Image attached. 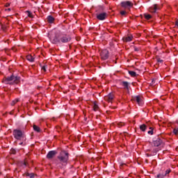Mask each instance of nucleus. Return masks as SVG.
I'll return each mask as SVG.
<instances>
[{"label":"nucleus","instance_id":"f257e3e1","mask_svg":"<svg viewBox=\"0 0 178 178\" xmlns=\"http://www.w3.org/2000/svg\"><path fill=\"white\" fill-rule=\"evenodd\" d=\"M70 41H72V37L67 34L56 35L52 39L53 44H58V42L67 44V42H70Z\"/></svg>","mask_w":178,"mask_h":178},{"label":"nucleus","instance_id":"f03ea898","mask_svg":"<svg viewBox=\"0 0 178 178\" xmlns=\"http://www.w3.org/2000/svg\"><path fill=\"white\" fill-rule=\"evenodd\" d=\"M4 84H9L10 86H15V84H19L20 83V76H15L12 74L10 76H6L3 79Z\"/></svg>","mask_w":178,"mask_h":178},{"label":"nucleus","instance_id":"7ed1b4c3","mask_svg":"<svg viewBox=\"0 0 178 178\" xmlns=\"http://www.w3.org/2000/svg\"><path fill=\"white\" fill-rule=\"evenodd\" d=\"M13 134L15 140H22V141H26V135L20 129H14Z\"/></svg>","mask_w":178,"mask_h":178},{"label":"nucleus","instance_id":"20e7f679","mask_svg":"<svg viewBox=\"0 0 178 178\" xmlns=\"http://www.w3.org/2000/svg\"><path fill=\"white\" fill-rule=\"evenodd\" d=\"M57 158L61 163H67V161H69V153L66 151H62Z\"/></svg>","mask_w":178,"mask_h":178},{"label":"nucleus","instance_id":"39448f33","mask_svg":"<svg viewBox=\"0 0 178 178\" xmlns=\"http://www.w3.org/2000/svg\"><path fill=\"white\" fill-rule=\"evenodd\" d=\"M131 100L134 101L135 102H137L139 106H143V105H144V102L143 101V97L140 95L133 96Z\"/></svg>","mask_w":178,"mask_h":178},{"label":"nucleus","instance_id":"423d86ee","mask_svg":"<svg viewBox=\"0 0 178 178\" xmlns=\"http://www.w3.org/2000/svg\"><path fill=\"white\" fill-rule=\"evenodd\" d=\"M100 56L102 60H106L109 58V51L106 49L102 50L100 51Z\"/></svg>","mask_w":178,"mask_h":178},{"label":"nucleus","instance_id":"0eeeda50","mask_svg":"<svg viewBox=\"0 0 178 178\" xmlns=\"http://www.w3.org/2000/svg\"><path fill=\"white\" fill-rule=\"evenodd\" d=\"M171 172L172 170L170 169H168L165 172L158 174L156 178H168L169 177V173Z\"/></svg>","mask_w":178,"mask_h":178},{"label":"nucleus","instance_id":"6e6552de","mask_svg":"<svg viewBox=\"0 0 178 178\" xmlns=\"http://www.w3.org/2000/svg\"><path fill=\"white\" fill-rule=\"evenodd\" d=\"M133 3L129 1L121 2L122 8H124L125 9H130L131 8H133Z\"/></svg>","mask_w":178,"mask_h":178},{"label":"nucleus","instance_id":"1a4fd4ad","mask_svg":"<svg viewBox=\"0 0 178 178\" xmlns=\"http://www.w3.org/2000/svg\"><path fill=\"white\" fill-rule=\"evenodd\" d=\"M163 144V141L162 140V139L159 138V136H157L153 140L154 147H160V145Z\"/></svg>","mask_w":178,"mask_h":178},{"label":"nucleus","instance_id":"9d476101","mask_svg":"<svg viewBox=\"0 0 178 178\" xmlns=\"http://www.w3.org/2000/svg\"><path fill=\"white\" fill-rule=\"evenodd\" d=\"M96 17L98 20H105L106 17H108V13H97Z\"/></svg>","mask_w":178,"mask_h":178},{"label":"nucleus","instance_id":"9b49d317","mask_svg":"<svg viewBox=\"0 0 178 178\" xmlns=\"http://www.w3.org/2000/svg\"><path fill=\"white\" fill-rule=\"evenodd\" d=\"M56 154H58V152L56 150L49 151L47 154V159H52V158H54Z\"/></svg>","mask_w":178,"mask_h":178},{"label":"nucleus","instance_id":"f8f14e48","mask_svg":"<svg viewBox=\"0 0 178 178\" xmlns=\"http://www.w3.org/2000/svg\"><path fill=\"white\" fill-rule=\"evenodd\" d=\"M159 9H161V8H159V6H158V5L154 4L152 7L149 8V12H151L152 13H156V10H159Z\"/></svg>","mask_w":178,"mask_h":178},{"label":"nucleus","instance_id":"ddd939ff","mask_svg":"<svg viewBox=\"0 0 178 178\" xmlns=\"http://www.w3.org/2000/svg\"><path fill=\"white\" fill-rule=\"evenodd\" d=\"M113 98H115V96L113 95V94L110 93L104 97V99L105 101H107V102H112Z\"/></svg>","mask_w":178,"mask_h":178},{"label":"nucleus","instance_id":"4468645a","mask_svg":"<svg viewBox=\"0 0 178 178\" xmlns=\"http://www.w3.org/2000/svg\"><path fill=\"white\" fill-rule=\"evenodd\" d=\"M124 42H130L133 40V35L125 36L122 38Z\"/></svg>","mask_w":178,"mask_h":178},{"label":"nucleus","instance_id":"2eb2a0df","mask_svg":"<svg viewBox=\"0 0 178 178\" xmlns=\"http://www.w3.org/2000/svg\"><path fill=\"white\" fill-rule=\"evenodd\" d=\"M48 23H54L55 22V18H54L51 15H49L47 17Z\"/></svg>","mask_w":178,"mask_h":178},{"label":"nucleus","instance_id":"dca6fc26","mask_svg":"<svg viewBox=\"0 0 178 178\" xmlns=\"http://www.w3.org/2000/svg\"><path fill=\"white\" fill-rule=\"evenodd\" d=\"M122 86H123L124 90H129V82L122 81Z\"/></svg>","mask_w":178,"mask_h":178},{"label":"nucleus","instance_id":"f3484780","mask_svg":"<svg viewBox=\"0 0 178 178\" xmlns=\"http://www.w3.org/2000/svg\"><path fill=\"white\" fill-rule=\"evenodd\" d=\"M26 59L27 60H29V62H34V57H33V56L31 55H28L26 56Z\"/></svg>","mask_w":178,"mask_h":178},{"label":"nucleus","instance_id":"a211bd4d","mask_svg":"<svg viewBox=\"0 0 178 178\" xmlns=\"http://www.w3.org/2000/svg\"><path fill=\"white\" fill-rule=\"evenodd\" d=\"M98 109H99V107L98 106V104H97V103L95 102L93 103V111H95V112H97Z\"/></svg>","mask_w":178,"mask_h":178},{"label":"nucleus","instance_id":"6ab92c4d","mask_svg":"<svg viewBox=\"0 0 178 178\" xmlns=\"http://www.w3.org/2000/svg\"><path fill=\"white\" fill-rule=\"evenodd\" d=\"M140 129L142 131H145V130H147V125H145V124H143L142 125H140Z\"/></svg>","mask_w":178,"mask_h":178},{"label":"nucleus","instance_id":"aec40b11","mask_svg":"<svg viewBox=\"0 0 178 178\" xmlns=\"http://www.w3.org/2000/svg\"><path fill=\"white\" fill-rule=\"evenodd\" d=\"M128 73L131 77H136V76H137V73L134 71H129Z\"/></svg>","mask_w":178,"mask_h":178},{"label":"nucleus","instance_id":"412c9836","mask_svg":"<svg viewBox=\"0 0 178 178\" xmlns=\"http://www.w3.org/2000/svg\"><path fill=\"white\" fill-rule=\"evenodd\" d=\"M33 130L35 131H37L38 133H40V129L39 128V127L35 124L33 125Z\"/></svg>","mask_w":178,"mask_h":178},{"label":"nucleus","instance_id":"4be33fe9","mask_svg":"<svg viewBox=\"0 0 178 178\" xmlns=\"http://www.w3.org/2000/svg\"><path fill=\"white\" fill-rule=\"evenodd\" d=\"M149 129H150V131H148L147 133L152 136V134H154V128L150 127Z\"/></svg>","mask_w":178,"mask_h":178},{"label":"nucleus","instance_id":"5701e85b","mask_svg":"<svg viewBox=\"0 0 178 178\" xmlns=\"http://www.w3.org/2000/svg\"><path fill=\"white\" fill-rule=\"evenodd\" d=\"M144 16H145V18L147 19V20H149V19H151V15H149V14H145L144 15Z\"/></svg>","mask_w":178,"mask_h":178},{"label":"nucleus","instance_id":"b1692460","mask_svg":"<svg viewBox=\"0 0 178 178\" xmlns=\"http://www.w3.org/2000/svg\"><path fill=\"white\" fill-rule=\"evenodd\" d=\"M17 102H19V99H16L13 100L11 103L12 106H13L15 104H17Z\"/></svg>","mask_w":178,"mask_h":178},{"label":"nucleus","instance_id":"393cba45","mask_svg":"<svg viewBox=\"0 0 178 178\" xmlns=\"http://www.w3.org/2000/svg\"><path fill=\"white\" fill-rule=\"evenodd\" d=\"M26 13L28 15L29 17L33 18V13H31V12L27 10V11H26Z\"/></svg>","mask_w":178,"mask_h":178},{"label":"nucleus","instance_id":"a878e982","mask_svg":"<svg viewBox=\"0 0 178 178\" xmlns=\"http://www.w3.org/2000/svg\"><path fill=\"white\" fill-rule=\"evenodd\" d=\"M26 176H29L30 178H34V173H27Z\"/></svg>","mask_w":178,"mask_h":178},{"label":"nucleus","instance_id":"bb28decb","mask_svg":"<svg viewBox=\"0 0 178 178\" xmlns=\"http://www.w3.org/2000/svg\"><path fill=\"white\" fill-rule=\"evenodd\" d=\"M173 133L175 134V136H177L178 134V128H175L173 129Z\"/></svg>","mask_w":178,"mask_h":178},{"label":"nucleus","instance_id":"cd10ccee","mask_svg":"<svg viewBox=\"0 0 178 178\" xmlns=\"http://www.w3.org/2000/svg\"><path fill=\"white\" fill-rule=\"evenodd\" d=\"M48 67V65H44L42 67V70L44 72H47V68Z\"/></svg>","mask_w":178,"mask_h":178},{"label":"nucleus","instance_id":"c85d7f7f","mask_svg":"<svg viewBox=\"0 0 178 178\" xmlns=\"http://www.w3.org/2000/svg\"><path fill=\"white\" fill-rule=\"evenodd\" d=\"M123 126H124V123H123V122L118 123V127H123Z\"/></svg>","mask_w":178,"mask_h":178},{"label":"nucleus","instance_id":"c756f323","mask_svg":"<svg viewBox=\"0 0 178 178\" xmlns=\"http://www.w3.org/2000/svg\"><path fill=\"white\" fill-rule=\"evenodd\" d=\"M157 62L159 63H163V60L161 59V58H157Z\"/></svg>","mask_w":178,"mask_h":178},{"label":"nucleus","instance_id":"7c9ffc66","mask_svg":"<svg viewBox=\"0 0 178 178\" xmlns=\"http://www.w3.org/2000/svg\"><path fill=\"white\" fill-rule=\"evenodd\" d=\"M23 142L19 143V145H23V147H24L26 145V143H24L25 140H22Z\"/></svg>","mask_w":178,"mask_h":178},{"label":"nucleus","instance_id":"2f4dec72","mask_svg":"<svg viewBox=\"0 0 178 178\" xmlns=\"http://www.w3.org/2000/svg\"><path fill=\"white\" fill-rule=\"evenodd\" d=\"M126 13H127L126 11H124V10L120 12V15H122V16H124V15H126Z\"/></svg>","mask_w":178,"mask_h":178},{"label":"nucleus","instance_id":"473e14b6","mask_svg":"<svg viewBox=\"0 0 178 178\" xmlns=\"http://www.w3.org/2000/svg\"><path fill=\"white\" fill-rule=\"evenodd\" d=\"M134 51H140V49H138V47H134Z\"/></svg>","mask_w":178,"mask_h":178},{"label":"nucleus","instance_id":"72a5a7b5","mask_svg":"<svg viewBox=\"0 0 178 178\" xmlns=\"http://www.w3.org/2000/svg\"><path fill=\"white\" fill-rule=\"evenodd\" d=\"M22 166H24V168H26V166H27V163L24 162Z\"/></svg>","mask_w":178,"mask_h":178},{"label":"nucleus","instance_id":"f704fd0d","mask_svg":"<svg viewBox=\"0 0 178 178\" xmlns=\"http://www.w3.org/2000/svg\"><path fill=\"white\" fill-rule=\"evenodd\" d=\"M11 152H12V154H16V150L12 149V150H11Z\"/></svg>","mask_w":178,"mask_h":178},{"label":"nucleus","instance_id":"c9c22d12","mask_svg":"<svg viewBox=\"0 0 178 178\" xmlns=\"http://www.w3.org/2000/svg\"><path fill=\"white\" fill-rule=\"evenodd\" d=\"M10 6V3H7L6 5V6L8 8V6Z\"/></svg>","mask_w":178,"mask_h":178},{"label":"nucleus","instance_id":"e433bc0d","mask_svg":"<svg viewBox=\"0 0 178 178\" xmlns=\"http://www.w3.org/2000/svg\"><path fill=\"white\" fill-rule=\"evenodd\" d=\"M6 10H8V12H10L11 9L10 8H8Z\"/></svg>","mask_w":178,"mask_h":178}]
</instances>
